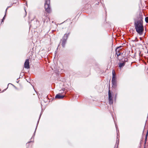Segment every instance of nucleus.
Segmentation results:
<instances>
[{
  "mask_svg": "<svg viewBox=\"0 0 148 148\" xmlns=\"http://www.w3.org/2000/svg\"><path fill=\"white\" fill-rule=\"evenodd\" d=\"M42 18L44 23L45 22V21H48L47 15H46L45 13L44 15L42 16Z\"/></svg>",
  "mask_w": 148,
  "mask_h": 148,
  "instance_id": "8",
  "label": "nucleus"
},
{
  "mask_svg": "<svg viewBox=\"0 0 148 148\" xmlns=\"http://www.w3.org/2000/svg\"><path fill=\"white\" fill-rule=\"evenodd\" d=\"M8 9V8H7L6 9V10H5V15L4 16V17H3V19L2 20V22H1L2 23L3 21V20L5 18V16L6 13V12H7V10Z\"/></svg>",
  "mask_w": 148,
  "mask_h": 148,
  "instance_id": "15",
  "label": "nucleus"
},
{
  "mask_svg": "<svg viewBox=\"0 0 148 148\" xmlns=\"http://www.w3.org/2000/svg\"><path fill=\"white\" fill-rule=\"evenodd\" d=\"M65 95H61L60 93H58L56 96L55 98L56 99H63Z\"/></svg>",
  "mask_w": 148,
  "mask_h": 148,
  "instance_id": "4",
  "label": "nucleus"
},
{
  "mask_svg": "<svg viewBox=\"0 0 148 148\" xmlns=\"http://www.w3.org/2000/svg\"><path fill=\"white\" fill-rule=\"evenodd\" d=\"M58 48H57V50L58 49Z\"/></svg>",
  "mask_w": 148,
  "mask_h": 148,
  "instance_id": "22",
  "label": "nucleus"
},
{
  "mask_svg": "<svg viewBox=\"0 0 148 148\" xmlns=\"http://www.w3.org/2000/svg\"><path fill=\"white\" fill-rule=\"evenodd\" d=\"M115 126H116V130H117V126H116V123H115Z\"/></svg>",
  "mask_w": 148,
  "mask_h": 148,
  "instance_id": "20",
  "label": "nucleus"
},
{
  "mask_svg": "<svg viewBox=\"0 0 148 148\" xmlns=\"http://www.w3.org/2000/svg\"><path fill=\"white\" fill-rule=\"evenodd\" d=\"M140 18L139 20L135 22L134 26L137 32L139 34H141L144 31V27L143 25L142 17L140 16Z\"/></svg>",
  "mask_w": 148,
  "mask_h": 148,
  "instance_id": "1",
  "label": "nucleus"
},
{
  "mask_svg": "<svg viewBox=\"0 0 148 148\" xmlns=\"http://www.w3.org/2000/svg\"><path fill=\"white\" fill-rule=\"evenodd\" d=\"M119 67L120 68H121L123 67L125 65V62H124L122 63H119Z\"/></svg>",
  "mask_w": 148,
  "mask_h": 148,
  "instance_id": "9",
  "label": "nucleus"
},
{
  "mask_svg": "<svg viewBox=\"0 0 148 148\" xmlns=\"http://www.w3.org/2000/svg\"><path fill=\"white\" fill-rule=\"evenodd\" d=\"M108 98H112V94L110 90H109L108 91Z\"/></svg>",
  "mask_w": 148,
  "mask_h": 148,
  "instance_id": "12",
  "label": "nucleus"
},
{
  "mask_svg": "<svg viewBox=\"0 0 148 148\" xmlns=\"http://www.w3.org/2000/svg\"><path fill=\"white\" fill-rule=\"evenodd\" d=\"M145 21L147 23H148V17H146L145 18Z\"/></svg>",
  "mask_w": 148,
  "mask_h": 148,
  "instance_id": "16",
  "label": "nucleus"
},
{
  "mask_svg": "<svg viewBox=\"0 0 148 148\" xmlns=\"http://www.w3.org/2000/svg\"><path fill=\"white\" fill-rule=\"evenodd\" d=\"M147 134L146 135V138H145V139L146 140V139H147Z\"/></svg>",
  "mask_w": 148,
  "mask_h": 148,
  "instance_id": "19",
  "label": "nucleus"
},
{
  "mask_svg": "<svg viewBox=\"0 0 148 148\" xmlns=\"http://www.w3.org/2000/svg\"><path fill=\"white\" fill-rule=\"evenodd\" d=\"M41 113L40 114V115L39 119H38V121L37 122V125L36 126V128L35 129V130L34 133H35V132H36V130L37 128V126H38V123H39V121L40 119V118L41 116Z\"/></svg>",
  "mask_w": 148,
  "mask_h": 148,
  "instance_id": "13",
  "label": "nucleus"
},
{
  "mask_svg": "<svg viewBox=\"0 0 148 148\" xmlns=\"http://www.w3.org/2000/svg\"><path fill=\"white\" fill-rule=\"evenodd\" d=\"M24 67L25 68L29 69V60L27 59L24 63Z\"/></svg>",
  "mask_w": 148,
  "mask_h": 148,
  "instance_id": "5",
  "label": "nucleus"
},
{
  "mask_svg": "<svg viewBox=\"0 0 148 148\" xmlns=\"http://www.w3.org/2000/svg\"><path fill=\"white\" fill-rule=\"evenodd\" d=\"M117 139H118V136H117Z\"/></svg>",
  "mask_w": 148,
  "mask_h": 148,
  "instance_id": "23",
  "label": "nucleus"
},
{
  "mask_svg": "<svg viewBox=\"0 0 148 148\" xmlns=\"http://www.w3.org/2000/svg\"><path fill=\"white\" fill-rule=\"evenodd\" d=\"M112 81H116V74L114 71L113 70L112 72Z\"/></svg>",
  "mask_w": 148,
  "mask_h": 148,
  "instance_id": "7",
  "label": "nucleus"
},
{
  "mask_svg": "<svg viewBox=\"0 0 148 148\" xmlns=\"http://www.w3.org/2000/svg\"><path fill=\"white\" fill-rule=\"evenodd\" d=\"M122 47L121 46H120L118 47L116 49V54L117 56L118 57L121 55V53L119 52V49Z\"/></svg>",
  "mask_w": 148,
  "mask_h": 148,
  "instance_id": "6",
  "label": "nucleus"
},
{
  "mask_svg": "<svg viewBox=\"0 0 148 148\" xmlns=\"http://www.w3.org/2000/svg\"><path fill=\"white\" fill-rule=\"evenodd\" d=\"M50 0H46L45 3V11L48 13H50L51 12V9L50 5Z\"/></svg>",
  "mask_w": 148,
  "mask_h": 148,
  "instance_id": "2",
  "label": "nucleus"
},
{
  "mask_svg": "<svg viewBox=\"0 0 148 148\" xmlns=\"http://www.w3.org/2000/svg\"><path fill=\"white\" fill-rule=\"evenodd\" d=\"M128 61V59H127V58H125V60H124V62H127Z\"/></svg>",
  "mask_w": 148,
  "mask_h": 148,
  "instance_id": "17",
  "label": "nucleus"
},
{
  "mask_svg": "<svg viewBox=\"0 0 148 148\" xmlns=\"http://www.w3.org/2000/svg\"><path fill=\"white\" fill-rule=\"evenodd\" d=\"M12 5H11L10 6H8L7 8H8V9L10 7H11Z\"/></svg>",
  "mask_w": 148,
  "mask_h": 148,
  "instance_id": "18",
  "label": "nucleus"
},
{
  "mask_svg": "<svg viewBox=\"0 0 148 148\" xmlns=\"http://www.w3.org/2000/svg\"><path fill=\"white\" fill-rule=\"evenodd\" d=\"M113 87H115L116 86V81H112Z\"/></svg>",
  "mask_w": 148,
  "mask_h": 148,
  "instance_id": "10",
  "label": "nucleus"
},
{
  "mask_svg": "<svg viewBox=\"0 0 148 148\" xmlns=\"http://www.w3.org/2000/svg\"><path fill=\"white\" fill-rule=\"evenodd\" d=\"M117 134L118 135V132H117Z\"/></svg>",
  "mask_w": 148,
  "mask_h": 148,
  "instance_id": "21",
  "label": "nucleus"
},
{
  "mask_svg": "<svg viewBox=\"0 0 148 148\" xmlns=\"http://www.w3.org/2000/svg\"><path fill=\"white\" fill-rule=\"evenodd\" d=\"M109 103L110 105H112L113 104L112 98H108Z\"/></svg>",
  "mask_w": 148,
  "mask_h": 148,
  "instance_id": "11",
  "label": "nucleus"
},
{
  "mask_svg": "<svg viewBox=\"0 0 148 148\" xmlns=\"http://www.w3.org/2000/svg\"><path fill=\"white\" fill-rule=\"evenodd\" d=\"M119 139L118 140H116V145L115 146V147H116V146L117 147H118V144H119Z\"/></svg>",
  "mask_w": 148,
  "mask_h": 148,
  "instance_id": "14",
  "label": "nucleus"
},
{
  "mask_svg": "<svg viewBox=\"0 0 148 148\" xmlns=\"http://www.w3.org/2000/svg\"><path fill=\"white\" fill-rule=\"evenodd\" d=\"M69 34V33L68 34H65L64 35L62 39L61 40L60 43H61V45L63 47H64L66 43L67 39Z\"/></svg>",
  "mask_w": 148,
  "mask_h": 148,
  "instance_id": "3",
  "label": "nucleus"
}]
</instances>
